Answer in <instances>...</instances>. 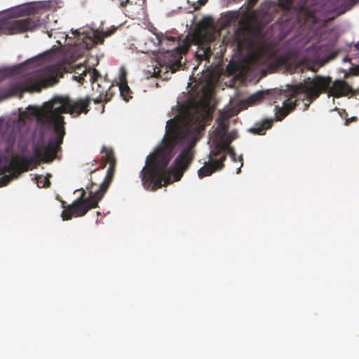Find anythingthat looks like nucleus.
<instances>
[{"instance_id":"8","label":"nucleus","mask_w":359,"mask_h":359,"mask_svg":"<svg viewBox=\"0 0 359 359\" xmlns=\"http://www.w3.org/2000/svg\"><path fill=\"white\" fill-rule=\"evenodd\" d=\"M209 158V163H205L198 171V175L201 179L211 175L217 170H222L224 166V162L226 159V155L223 154L218 159H213L214 157H210V156Z\"/></svg>"},{"instance_id":"37","label":"nucleus","mask_w":359,"mask_h":359,"mask_svg":"<svg viewBox=\"0 0 359 359\" xmlns=\"http://www.w3.org/2000/svg\"><path fill=\"white\" fill-rule=\"evenodd\" d=\"M95 170H96V169L93 170H90V173H92L93 172H94Z\"/></svg>"},{"instance_id":"3","label":"nucleus","mask_w":359,"mask_h":359,"mask_svg":"<svg viewBox=\"0 0 359 359\" xmlns=\"http://www.w3.org/2000/svg\"><path fill=\"white\" fill-rule=\"evenodd\" d=\"M278 4L283 13L273 28L279 29L280 40L294 32V36H302V39L307 41L316 37L318 43L311 46L313 49L321 50L327 46V43H320L332 34L325 29L330 19L323 17L319 5H310L308 0H278Z\"/></svg>"},{"instance_id":"29","label":"nucleus","mask_w":359,"mask_h":359,"mask_svg":"<svg viewBox=\"0 0 359 359\" xmlns=\"http://www.w3.org/2000/svg\"><path fill=\"white\" fill-rule=\"evenodd\" d=\"M333 45H334V43H332V42H329V43H328V46H329V47H330H330H332V46H333Z\"/></svg>"},{"instance_id":"31","label":"nucleus","mask_w":359,"mask_h":359,"mask_svg":"<svg viewBox=\"0 0 359 359\" xmlns=\"http://www.w3.org/2000/svg\"><path fill=\"white\" fill-rule=\"evenodd\" d=\"M309 69H310L311 71H313V72H316V71H317V69H315L314 67H311V68H309Z\"/></svg>"},{"instance_id":"12","label":"nucleus","mask_w":359,"mask_h":359,"mask_svg":"<svg viewBox=\"0 0 359 359\" xmlns=\"http://www.w3.org/2000/svg\"><path fill=\"white\" fill-rule=\"evenodd\" d=\"M58 69L55 66H47L41 69L40 76H43V82L46 85H52L57 81Z\"/></svg>"},{"instance_id":"16","label":"nucleus","mask_w":359,"mask_h":359,"mask_svg":"<svg viewBox=\"0 0 359 359\" xmlns=\"http://www.w3.org/2000/svg\"><path fill=\"white\" fill-rule=\"evenodd\" d=\"M272 126L271 120H265L259 126H256L250 129V131L257 135H264L266 130L270 128Z\"/></svg>"},{"instance_id":"26","label":"nucleus","mask_w":359,"mask_h":359,"mask_svg":"<svg viewBox=\"0 0 359 359\" xmlns=\"http://www.w3.org/2000/svg\"><path fill=\"white\" fill-rule=\"evenodd\" d=\"M206 1L207 0H199L198 3L200 4V5L203 6L205 4Z\"/></svg>"},{"instance_id":"34","label":"nucleus","mask_w":359,"mask_h":359,"mask_svg":"<svg viewBox=\"0 0 359 359\" xmlns=\"http://www.w3.org/2000/svg\"><path fill=\"white\" fill-rule=\"evenodd\" d=\"M240 171H241V168H239L238 169V170H237V173H239V172H240Z\"/></svg>"},{"instance_id":"11","label":"nucleus","mask_w":359,"mask_h":359,"mask_svg":"<svg viewBox=\"0 0 359 359\" xmlns=\"http://www.w3.org/2000/svg\"><path fill=\"white\" fill-rule=\"evenodd\" d=\"M229 154L231 158L233 161H236V154L234 149L229 147L228 144L217 143L215 147L211 150L210 153V157L221 156L223 154Z\"/></svg>"},{"instance_id":"21","label":"nucleus","mask_w":359,"mask_h":359,"mask_svg":"<svg viewBox=\"0 0 359 359\" xmlns=\"http://www.w3.org/2000/svg\"><path fill=\"white\" fill-rule=\"evenodd\" d=\"M264 98V94L262 92L256 93L249 97L248 101L250 104H255L261 101Z\"/></svg>"},{"instance_id":"6","label":"nucleus","mask_w":359,"mask_h":359,"mask_svg":"<svg viewBox=\"0 0 359 359\" xmlns=\"http://www.w3.org/2000/svg\"><path fill=\"white\" fill-rule=\"evenodd\" d=\"M37 14L20 20H0V34L11 35L32 31L43 24Z\"/></svg>"},{"instance_id":"35","label":"nucleus","mask_w":359,"mask_h":359,"mask_svg":"<svg viewBox=\"0 0 359 359\" xmlns=\"http://www.w3.org/2000/svg\"><path fill=\"white\" fill-rule=\"evenodd\" d=\"M239 161H243V158H242L241 156L239 157Z\"/></svg>"},{"instance_id":"9","label":"nucleus","mask_w":359,"mask_h":359,"mask_svg":"<svg viewBox=\"0 0 359 359\" xmlns=\"http://www.w3.org/2000/svg\"><path fill=\"white\" fill-rule=\"evenodd\" d=\"M0 169L5 170L6 171H26V163L22 158L13 157L9 159L6 156H1L0 158Z\"/></svg>"},{"instance_id":"19","label":"nucleus","mask_w":359,"mask_h":359,"mask_svg":"<svg viewBox=\"0 0 359 359\" xmlns=\"http://www.w3.org/2000/svg\"><path fill=\"white\" fill-rule=\"evenodd\" d=\"M104 151H105V155L104 156L105 163H109V165L112 163L113 164H116V159L113 151L111 150H107L106 148H103L102 152Z\"/></svg>"},{"instance_id":"17","label":"nucleus","mask_w":359,"mask_h":359,"mask_svg":"<svg viewBox=\"0 0 359 359\" xmlns=\"http://www.w3.org/2000/svg\"><path fill=\"white\" fill-rule=\"evenodd\" d=\"M341 2V6L339 8L338 13H344L350 10L359 0H339Z\"/></svg>"},{"instance_id":"2","label":"nucleus","mask_w":359,"mask_h":359,"mask_svg":"<svg viewBox=\"0 0 359 359\" xmlns=\"http://www.w3.org/2000/svg\"><path fill=\"white\" fill-rule=\"evenodd\" d=\"M90 102L89 96L76 100L68 96H55L41 107H29L27 111L20 113L17 121L14 122L9 142L14 144L16 140L20 141L28 132L29 123L36 118L39 123L47 129H52L53 133L46 145L34 147V154L45 162H51L57 158V153L61 151L65 135V122L62 114L68 113L73 116H79L81 113L86 114Z\"/></svg>"},{"instance_id":"13","label":"nucleus","mask_w":359,"mask_h":359,"mask_svg":"<svg viewBox=\"0 0 359 359\" xmlns=\"http://www.w3.org/2000/svg\"><path fill=\"white\" fill-rule=\"evenodd\" d=\"M88 77V80L92 83H95L101 78L98 71L95 68L85 69L78 76H74V79L81 84L86 81V78Z\"/></svg>"},{"instance_id":"32","label":"nucleus","mask_w":359,"mask_h":359,"mask_svg":"<svg viewBox=\"0 0 359 359\" xmlns=\"http://www.w3.org/2000/svg\"><path fill=\"white\" fill-rule=\"evenodd\" d=\"M125 2H126V5L129 3H130V0H126Z\"/></svg>"},{"instance_id":"18","label":"nucleus","mask_w":359,"mask_h":359,"mask_svg":"<svg viewBox=\"0 0 359 359\" xmlns=\"http://www.w3.org/2000/svg\"><path fill=\"white\" fill-rule=\"evenodd\" d=\"M228 128L229 123L224 118L220 117L219 118H218L217 129L218 133H225Z\"/></svg>"},{"instance_id":"1","label":"nucleus","mask_w":359,"mask_h":359,"mask_svg":"<svg viewBox=\"0 0 359 359\" xmlns=\"http://www.w3.org/2000/svg\"><path fill=\"white\" fill-rule=\"evenodd\" d=\"M209 116L208 112L202 111L189 115L184 122L175 118L167 121L161 145L147 156L146 164L140 172L144 189L156 191L162 186L181 180L194 158V152L191 147H185L176 157L172 167L168 168L173 156V150L192 133L203 130Z\"/></svg>"},{"instance_id":"28","label":"nucleus","mask_w":359,"mask_h":359,"mask_svg":"<svg viewBox=\"0 0 359 359\" xmlns=\"http://www.w3.org/2000/svg\"><path fill=\"white\" fill-rule=\"evenodd\" d=\"M355 48H356L357 50H359V42H358V43H357L355 45Z\"/></svg>"},{"instance_id":"30","label":"nucleus","mask_w":359,"mask_h":359,"mask_svg":"<svg viewBox=\"0 0 359 359\" xmlns=\"http://www.w3.org/2000/svg\"><path fill=\"white\" fill-rule=\"evenodd\" d=\"M94 102H95V103H100V102H101V100H97V99H96V100H94Z\"/></svg>"},{"instance_id":"15","label":"nucleus","mask_w":359,"mask_h":359,"mask_svg":"<svg viewBox=\"0 0 359 359\" xmlns=\"http://www.w3.org/2000/svg\"><path fill=\"white\" fill-rule=\"evenodd\" d=\"M119 90L121 95L126 101H128L132 97L133 92L127 83L126 74L123 72L119 77Z\"/></svg>"},{"instance_id":"25","label":"nucleus","mask_w":359,"mask_h":359,"mask_svg":"<svg viewBox=\"0 0 359 359\" xmlns=\"http://www.w3.org/2000/svg\"><path fill=\"white\" fill-rule=\"evenodd\" d=\"M257 1L258 0H248V8L249 9L252 8L256 5Z\"/></svg>"},{"instance_id":"33","label":"nucleus","mask_w":359,"mask_h":359,"mask_svg":"<svg viewBox=\"0 0 359 359\" xmlns=\"http://www.w3.org/2000/svg\"><path fill=\"white\" fill-rule=\"evenodd\" d=\"M145 2H146V0H142V4H145Z\"/></svg>"},{"instance_id":"22","label":"nucleus","mask_w":359,"mask_h":359,"mask_svg":"<svg viewBox=\"0 0 359 359\" xmlns=\"http://www.w3.org/2000/svg\"><path fill=\"white\" fill-rule=\"evenodd\" d=\"M15 177L14 173L10 175H5L0 179V187L7 185L13 178Z\"/></svg>"},{"instance_id":"5","label":"nucleus","mask_w":359,"mask_h":359,"mask_svg":"<svg viewBox=\"0 0 359 359\" xmlns=\"http://www.w3.org/2000/svg\"><path fill=\"white\" fill-rule=\"evenodd\" d=\"M158 43L164 53L163 59L166 69H169L172 73L177 72L182 66L181 60L182 55L187 50L180 45L175 37L165 36L163 33L156 34Z\"/></svg>"},{"instance_id":"27","label":"nucleus","mask_w":359,"mask_h":359,"mask_svg":"<svg viewBox=\"0 0 359 359\" xmlns=\"http://www.w3.org/2000/svg\"><path fill=\"white\" fill-rule=\"evenodd\" d=\"M120 6L121 7L123 8L126 6V2L125 1H121V4H120Z\"/></svg>"},{"instance_id":"24","label":"nucleus","mask_w":359,"mask_h":359,"mask_svg":"<svg viewBox=\"0 0 359 359\" xmlns=\"http://www.w3.org/2000/svg\"><path fill=\"white\" fill-rule=\"evenodd\" d=\"M236 131H232L229 133V136H228V138L226 141H224V142H221L222 144H228V145L230 144V143L231 142V141H233V140H235L236 138Z\"/></svg>"},{"instance_id":"4","label":"nucleus","mask_w":359,"mask_h":359,"mask_svg":"<svg viewBox=\"0 0 359 359\" xmlns=\"http://www.w3.org/2000/svg\"><path fill=\"white\" fill-rule=\"evenodd\" d=\"M115 167L116 164H113V163L109 165L104 180L100 184L98 189H94V186L96 184L93 182L86 187V189L89 192L88 197H86V191L81 188L77 190V191H81V196L71 205L66 206L65 202H62V208H65L61 214L63 220H69L72 217L84 216L88 210L98 206L99 202L104 197L113 180Z\"/></svg>"},{"instance_id":"20","label":"nucleus","mask_w":359,"mask_h":359,"mask_svg":"<svg viewBox=\"0 0 359 359\" xmlns=\"http://www.w3.org/2000/svg\"><path fill=\"white\" fill-rule=\"evenodd\" d=\"M35 178L37 180L36 183H37V186L39 187L46 188V187H50V182L48 177H43V176L41 175V176H37Z\"/></svg>"},{"instance_id":"7","label":"nucleus","mask_w":359,"mask_h":359,"mask_svg":"<svg viewBox=\"0 0 359 359\" xmlns=\"http://www.w3.org/2000/svg\"><path fill=\"white\" fill-rule=\"evenodd\" d=\"M114 31L115 29L105 32L89 29L81 32L76 29L72 31V35L75 38L74 43L76 46H79L89 50L97 44H102L104 38L111 36Z\"/></svg>"},{"instance_id":"36","label":"nucleus","mask_w":359,"mask_h":359,"mask_svg":"<svg viewBox=\"0 0 359 359\" xmlns=\"http://www.w3.org/2000/svg\"><path fill=\"white\" fill-rule=\"evenodd\" d=\"M348 123V120H346V125H347Z\"/></svg>"},{"instance_id":"10","label":"nucleus","mask_w":359,"mask_h":359,"mask_svg":"<svg viewBox=\"0 0 359 359\" xmlns=\"http://www.w3.org/2000/svg\"><path fill=\"white\" fill-rule=\"evenodd\" d=\"M28 90L29 86L27 84L22 83H13L5 89L0 88V100L15 95H19L21 97L23 93Z\"/></svg>"},{"instance_id":"23","label":"nucleus","mask_w":359,"mask_h":359,"mask_svg":"<svg viewBox=\"0 0 359 359\" xmlns=\"http://www.w3.org/2000/svg\"><path fill=\"white\" fill-rule=\"evenodd\" d=\"M334 57V55L332 53L325 57L319 59L318 62L320 63V66L324 65L325 64H326L327 62H329Z\"/></svg>"},{"instance_id":"14","label":"nucleus","mask_w":359,"mask_h":359,"mask_svg":"<svg viewBox=\"0 0 359 359\" xmlns=\"http://www.w3.org/2000/svg\"><path fill=\"white\" fill-rule=\"evenodd\" d=\"M250 32V27L247 25L240 26L235 30V41L239 46H242L249 41Z\"/></svg>"}]
</instances>
